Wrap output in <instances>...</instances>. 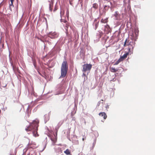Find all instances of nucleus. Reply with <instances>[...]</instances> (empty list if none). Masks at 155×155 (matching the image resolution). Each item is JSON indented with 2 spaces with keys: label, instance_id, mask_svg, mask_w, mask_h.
I'll list each match as a JSON object with an SVG mask.
<instances>
[{
  "label": "nucleus",
  "instance_id": "4be33fe9",
  "mask_svg": "<svg viewBox=\"0 0 155 155\" xmlns=\"http://www.w3.org/2000/svg\"><path fill=\"white\" fill-rule=\"evenodd\" d=\"M68 26H69V24L68 23H67L66 24V25H65V29L66 30H67L68 29Z\"/></svg>",
  "mask_w": 155,
  "mask_h": 155
},
{
  "label": "nucleus",
  "instance_id": "6ab92c4d",
  "mask_svg": "<svg viewBox=\"0 0 155 155\" xmlns=\"http://www.w3.org/2000/svg\"><path fill=\"white\" fill-rule=\"evenodd\" d=\"M101 22L102 23H107V19H101Z\"/></svg>",
  "mask_w": 155,
  "mask_h": 155
},
{
  "label": "nucleus",
  "instance_id": "9b49d317",
  "mask_svg": "<svg viewBox=\"0 0 155 155\" xmlns=\"http://www.w3.org/2000/svg\"><path fill=\"white\" fill-rule=\"evenodd\" d=\"M110 71L112 72H115L118 71V69H116L115 68H110Z\"/></svg>",
  "mask_w": 155,
  "mask_h": 155
},
{
  "label": "nucleus",
  "instance_id": "f8f14e48",
  "mask_svg": "<svg viewBox=\"0 0 155 155\" xmlns=\"http://www.w3.org/2000/svg\"><path fill=\"white\" fill-rule=\"evenodd\" d=\"M105 31H107V32H109L110 31V28L109 25H107L105 26Z\"/></svg>",
  "mask_w": 155,
  "mask_h": 155
},
{
  "label": "nucleus",
  "instance_id": "aec40b11",
  "mask_svg": "<svg viewBox=\"0 0 155 155\" xmlns=\"http://www.w3.org/2000/svg\"><path fill=\"white\" fill-rule=\"evenodd\" d=\"M61 22H63L64 23H66L67 22V21L66 20L63 19L62 18L61 19Z\"/></svg>",
  "mask_w": 155,
  "mask_h": 155
},
{
  "label": "nucleus",
  "instance_id": "39448f33",
  "mask_svg": "<svg viewBox=\"0 0 155 155\" xmlns=\"http://www.w3.org/2000/svg\"><path fill=\"white\" fill-rule=\"evenodd\" d=\"M127 45L128 46V51L127 52L129 54L131 55L133 53L134 46L130 43L127 44Z\"/></svg>",
  "mask_w": 155,
  "mask_h": 155
},
{
  "label": "nucleus",
  "instance_id": "412c9836",
  "mask_svg": "<svg viewBox=\"0 0 155 155\" xmlns=\"http://www.w3.org/2000/svg\"><path fill=\"white\" fill-rule=\"evenodd\" d=\"M127 39L125 40L124 43V47H126V46H127Z\"/></svg>",
  "mask_w": 155,
  "mask_h": 155
},
{
  "label": "nucleus",
  "instance_id": "dca6fc26",
  "mask_svg": "<svg viewBox=\"0 0 155 155\" xmlns=\"http://www.w3.org/2000/svg\"><path fill=\"white\" fill-rule=\"evenodd\" d=\"M98 5L96 3H94L92 5V7L95 9L98 8Z\"/></svg>",
  "mask_w": 155,
  "mask_h": 155
},
{
  "label": "nucleus",
  "instance_id": "9d476101",
  "mask_svg": "<svg viewBox=\"0 0 155 155\" xmlns=\"http://www.w3.org/2000/svg\"><path fill=\"white\" fill-rule=\"evenodd\" d=\"M57 132H58V130L57 129H56V133L55 135L54 134V136L55 137V138L54 139H53L52 138H51V140L53 141L54 143H55L57 140Z\"/></svg>",
  "mask_w": 155,
  "mask_h": 155
},
{
  "label": "nucleus",
  "instance_id": "bb28decb",
  "mask_svg": "<svg viewBox=\"0 0 155 155\" xmlns=\"http://www.w3.org/2000/svg\"><path fill=\"white\" fill-rule=\"evenodd\" d=\"M57 10V9L56 8H55L54 11H55Z\"/></svg>",
  "mask_w": 155,
  "mask_h": 155
},
{
  "label": "nucleus",
  "instance_id": "a211bd4d",
  "mask_svg": "<svg viewBox=\"0 0 155 155\" xmlns=\"http://www.w3.org/2000/svg\"><path fill=\"white\" fill-rule=\"evenodd\" d=\"M122 61V60H121V59H120V58H119V59L117 61H116L115 64H114V65H117L120 62Z\"/></svg>",
  "mask_w": 155,
  "mask_h": 155
},
{
  "label": "nucleus",
  "instance_id": "0eeeda50",
  "mask_svg": "<svg viewBox=\"0 0 155 155\" xmlns=\"http://www.w3.org/2000/svg\"><path fill=\"white\" fill-rule=\"evenodd\" d=\"M49 10L51 12H52V9H53L54 2L52 0L51 1H49Z\"/></svg>",
  "mask_w": 155,
  "mask_h": 155
},
{
  "label": "nucleus",
  "instance_id": "c756f323",
  "mask_svg": "<svg viewBox=\"0 0 155 155\" xmlns=\"http://www.w3.org/2000/svg\"><path fill=\"white\" fill-rule=\"evenodd\" d=\"M84 138H82V140H83V141H84Z\"/></svg>",
  "mask_w": 155,
  "mask_h": 155
},
{
  "label": "nucleus",
  "instance_id": "f3484780",
  "mask_svg": "<svg viewBox=\"0 0 155 155\" xmlns=\"http://www.w3.org/2000/svg\"><path fill=\"white\" fill-rule=\"evenodd\" d=\"M110 7V5L108 4L104 6V9L106 11H107L108 10Z\"/></svg>",
  "mask_w": 155,
  "mask_h": 155
},
{
  "label": "nucleus",
  "instance_id": "7ed1b4c3",
  "mask_svg": "<svg viewBox=\"0 0 155 155\" xmlns=\"http://www.w3.org/2000/svg\"><path fill=\"white\" fill-rule=\"evenodd\" d=\"M92 68V65L91 64H86L83 66L82 71L85 72L87 71H90Z\"/></svg>",
  "mask_w": 155,
  "mask_h": 155
},
{
  "label": "nucleus",
  "instance_id": "423d86ee",
  "mask_svg": "<svg viewBox=\"0 0 155 155\" xmlns=\"http://www.w3.org/2000/svg\"><path fill=\"white\" fill-rule=\"evenodd\" d=\"M99 21H97V19L96 18L94 20L93 25L94 26V29L96 30L98 26Z\"/></svg>",
  "mask_w": 155,
  "mask_h": 155
},
{
  "label": "nucleus",
  "instance_id": "20e7f679",
  "mask_svg": "<svg viewBox=\"0 0 155 155\" xmlns=\"http://www.w3.org/2000/svg\"><path fill=\"white\" fill-rule=\"evenodd\" d=\"M58 34L55 31H51L48 34V36L51 38H55L58 37Z\"/></svg>",
  "mask_w": 155,
  "mask_h": 155
},
{
  "label": "nucleus",
  "instance_id": "f257e3e1",
  "mask_svg": "<svg viewBox=\"0 0 155 155\" xmlns=\"http://www.w3.org/2000/svg\"><path fill=\"white\" fill-rule=\"evenodd\" d=\"M38 121L37 120H34L30 125L25 128V130L28 132L33 130V135L35 137H37L39 136L38 134L37 131L38 126Z\"/></svg>",
  "mask_w": 155,
  "mask_h": 155
},
{
  "label": "nucleus",
  "instance_id": "cd10ccee",
  "mask_svg": "<svg viewBox=\"0 0 155 155\" xmlns=\"http://www.w3.org/2000/svg\"><path fill=\"white\" fill-rule=\"evenodd\" d=\"M106 108H109V106H108V105H107V107H106Z\"/></svg>",
  "mask_w": 155,
  "mask_h": 155
},
{
  "label": "nucleus",
  "instance_id": "2eb2a0df",
  "mask_svg": "<svg viewBox=\"0 0 155 155\" xmlns=\"http://www.w3.org/2000/svg\"><path fill=\"white\" fill-rule=\"evenodd\" d=\"M64 152L67 155H70L71 154L70 150L68 149H66V150L64 151Z\"/></svg>",
  "mask_w": 155,
  "mask_h": 155
},
{
  "label": "nucleus",
  "instance_id": "ddd939ff",
  "mask_svg": "<svg viewBox=\"0 0 155 155\" xmlns=\"http://www.w3.org/2000/svg\"><path fill=\"white\" fill-rule=\"evenodd\" d=\"M114 16L116 18V19L117 20L118 17L119 16V15L117 12H116L114 15Z\"/></svg>",
  "mask_w": 155,
  "mask_h": 155
},
{
  "label": "nucleus",
  "instance_id": "c85d7f7f",
  "mask_svg": "<svg viewBox=\"0 0 155 155\" xmlns=\"http://www.w3.org/2000/svg\"><path fill=\"white\" fill-rule=\"evenodd\" d=\"M11 2H13L14 0H10Z\"/></svg>",
  "mask_w": 155,
  "mask_h": 155
},
{
  "label": "nucleus",
  "instance_id": "b1692460",
  "mask_svg": "<svg viewBox=\"0 0 155 155\" xmlns=\"http://www.w3.org/2000/svg\"><path fill=\"white\" fill-rule=\"evenodd\" d=\"M127 44H129V43H130V44L131 43L130 42H129V41H127Z\"/></svg>",
  "mask_w": 155,
  "mask_h": 155
},
{
  "label": "nucleus",
  "instance_id": "6e6552de",
  "mask_svg": "<svg viewBox=\"0 0 155 155\" xmlns=\"http://www.w3.org/2000/svg\"><path fill=\"white\" fill-rule=\"evenodd\" d=\"M99 115L100 116L103 117L104 119H105L107 117L106 114L104 112H101L99 113Z\"/></svg>",
  "mask_w": 155,
  "mask_h": 155
},
{
  "label": "nucleus",
  "instance_id": "5701e85b",
  "mask_svg": "<svg viewBox=\"0 0 155 155\" xmlns=\"http://www.w3.org/2000/svg\"><path fill=\"white\" fill-rule=\"evenodd\" d=\"M12 6L13 7V2H11V4H10V7Z\"/></svg>",
  "mask_w": 155,
  "mask_h": 155
},
{
  "label": "nucleus",
  "instance_id": "f03ea898",
  "mask_svg": "<svg viewBox=\"0 0 155 155\" xmlns=\"http://www.w3.org/2000/svg\"><path fill=\"white\" fill-rule=\"evenodd\" d=\"M68 69V65L65 60L63 62L61 69V77L64 78L66 76Z\"/></svg>",
  "mask_w": 155,
  "mask_h": 155
},
{
  "label": "nucleus",
  "instance_id": "1a4fd4ad",
  "mask_svg": "<svg viewBox=\"0 0 155 155\" xmlns=\"http://www.w3.org/2000/svg\"><path fill=\"white\" fill-rule=\"evenodd\" d=\"M129 54H128V53H127V52H126V53H125V54H124L122 56H121L120 57V58L121 59V60L123 61L124 59H125L127 57V56L129 55Z\"/></svg>",
  "mask_w": 155,
  "mask_h": 155
},
{
  "label": "nucleus",
  "instance_id": "7c9ffc66",
  "mask_svg": "<svg viewBox=\"0 0 155 155\" xmlns=\"http://www.w3.org/2000/svg\"><path fill=\"white\" fill-rule=\"evenodd\" d=\"M95 144V142L93 143V144L94 145Z\"/></svg>",
  "mask_w": 155,
  "mask_h": 155
},
{
  "label": "nucleus",
  "instance_id": "2f4dec72",
  "mask_svg": "<svg viewBox=\"0 0 155 155\" xmlns=\"http://www.w3.org/2000/svg\"><path fill=\"white\" fill-rule=\"evenodd\" d=\"M45 18V19L46 20V18Z\"/></svg>",
  "mask_w": 155,
  "mask_h": 155
},
{
  "label": "nucleus",
  "instance_id": "393cba45",
  "mask_svg": "<svg viewBox=\"0 0 155 155\" xmlns=\"http://www.w3.org/2000/svg\"><path fill=\"white\" fill-rule=\"evenodd\" d=\"M108 3L110 4V5H111L112 4V3L111 2H108Z\"/></svg>",
  "mask_w": 155,
  "mask_h": 155
},
{
  "label": "nucleus",
  "instance_id": "a878e982",
  "mask_svg": "<svg viewBox=\"0 0 155 155\" xmlns=\"http://www.w3.org/2000/svg\"><path fill=\"white\" fill-rule=\"evenodd\" d=\"M84 72V73H83V75H84V76H85L86 74H85V72Z\"/></svg>",
  "mask_w": 155,
  "mask_h": 155
},
{
  "label": "nucleus",
  "instance_id": "4468645a",
  "mask_svg": "<svg viewBox=\"0 0 155 155\" xmlns=\"http://www.w3.org/2000/svg\"><path fill=\"white\" fill-rule=\"evenodd\" d=\"M60 16L61 18L64 16V11L63 9H61L60 11Z\"/></svg>",
  "mask_w": 155,
  "mask_h": 155
}]
</instances>
